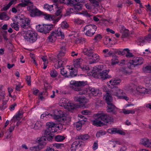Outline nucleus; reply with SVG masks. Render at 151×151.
I'll use <instances>...</instances> for the list:
<instances>
[{
  "label": "nucleus",
  "instance_id": "nucleus-1",
  "mask_svg": "<svg viewBox=\"0 0 151 151\" xmlns=\"http://www.w3.org/2000/svg\"><path fill=\"white\" fill-rule=\"evenodd\" d=\"M46 126L47 129L45 131L44 134L47 137V139L50 141L52 140L53 136L51 133L56 132V124L53 122H50L46 123Z\"/></svg>",
  "mask_w": 151,
  "mask_h": 151
},
{
  "label": "nucleus",
  "instance_id": "nucleus-2",
  "mask_svg": "<svg viewBox=\"0 0 151 151\" xmlns=\"http://www.w3.org/2000/svg\"><path fill=\"white\" fill-rule=\"evenodd\" d=\"M70 83L73 85V88L75 91H79L78 94L80 95L86 94L87 91L86 90H81V86H83L87 84V81H71Z\"/></svg>",
  "mask_w": 151,
  "mask_h": 151
},
{
  "label": "nucleus",
  "instance_id": "nucleus-3",
  "mask_svg": "<svg viewBox=\"0 0 151 151\" xmlns=\"http://www.w3.org/2000/svg\"><path fill=\"white\" fill-rule=\"evenodd\" d=\"M146 85L148 86L147 88L139 86L137 88V92L144 94H151V77L145 78L144 80Z\"/></svg>",
  "mask_w": 151,
  "mask_h": 151
},
{
  "label": "nucleus",
  "instance_id": "nucleus-4",
  "mask_svg": "<svg viewBox=\"0 0 151 151\" xmlns=\"http://www.w3.org/2000/svg\"><path fill=\"white\" fill-rule=\"evenodd\" d=\"M37 34L35 32L29 30L26 32L23 35L24 40L30 43L35 42L37 39Z\"/></svg>",
  "mask_w": 151,
  "mask_h": 151
},
{
  "label": "nucleus",
  "instance_id": "nucleus-5",
  "mask_svg": "<svg viewBox=\"0 0 151 151\" xmlns=\"http://www.w3.org/2000/svg\"><path fill=\"white\" fill-rule=\"evenodd\" d=\"M97 29L94 24L87 25L83 28V31L87 36L92 37L95 34Z\"/></svg>",
  "mask_w": 151,
  "mask_h": 151
},
{
  "label": "nucleus",
  "instance_id": "nucleus-6",
  "mask_svg": "<svg viewBox=\"0 0 151 151\" xmlns=\"http://www.w3.org/2000/svg\"><path fill=\"white\" fill-rule=\"evenodd\" d=\"M27 8L30 12V16L32 17L39 16L43 14V12L33 5H29L27 6Z\"/></svg>",
  "mask_w": 151,
  "mask_h": 151
},
{
  "label": "nucleus",
  "instance_id": "nucleus-7",
  "mask_svg": "<svg viewBox=\"0 0 151 151\" xmlns=\"http://www.w3.org/2000/svg\"><path fill=\"white\" fill-rule=\"evenodd\" d=\"M17 22H20V25L21 27L24 29L28 28L30 24V20L29 18H22L19 16H16Z\"/></svg>",
  "mask_w": 151,
  "mask_h": 151
},
{
  "label": "nucleus",
  "instance_id": "nucleus-8",
  "mask_svg": "<svg viewBox=\"0 0 151 151\" xmlns=\"http://www.w3.org/2000/svg\"><path fill=\"white\" fill-rule=\"evenodd\" d=\"M143 62V59L142 58L136 57L130 60L128 66L130 69H133L136 66L142 64Z\"/></svg>",
  "mask_w": 151,
  "mask_h": 151
},
{
  "label": "nucleus",
  "instance_id": "nucleus-9",
  "mask_svg": "<svg viewBox=\"0 0 151 151\" xmlns=\"http://www.w3.org/2000/svg\"><path fill=\"white\" fill-rule=\"evenodd\" d=\"M111 93L112 95L116 96L120 99L122 98V96L125 94L122 90L117 87H115L111 90Z\"/></svg>",
  "mask_w": 151,
  "mask_h": 151
},
{
  "label": "nucleus",
  "instance_id": "nucleus-10",
  "mask_svg": "<svg viewBox=\"0 0 151 151\" xmlns=\"http://www.w3.org/2000/svg\"><path fill=\"white\" fill-rule=\"evenodd\" d=\"M101 114H97L95 117V119L91 120L93 125L96 126H101L104 125L103 123L101 122L102 121Z\"/></svg>",
  "mask_w": 151,
  "mask_h": 151
},
{
  "label": "nucleus",
  "instance_id": "nucleus-11",
  "mask_svg": "<svg viewBox=\"0 0 151 151\" xmlns=\"http://www.w3.org/2000/svg\"><path fill=\"white\" fill-rule=\"evenodd\" d=\"M107 104V111L108 112L111 113L113 114H116L117 108L113 104V102Z\"/></svg>",
  "mask_w": 151,
  "mask_h": 151
},
{
  "label": "nucleus",
  "instance_id": "nucleus-12",
  "mask_svg": "<svg viewBox=\"0 0 151 151\" xmlns=\"http://www.w3.org/2000/svg\"><path fill=\"white\" fill-rule=\"evenodd\" d=\"M108 132L111 134H119L124 135L125 134V133L119 128H113L108 129Z\"/></svg>",
  "mask_w": 151,
  "mask_h": 151
},
{
  "label": "nucleus",
  "instance_id": "nucleus-13",
  "mask_svg": "<svg viewBox=\"0 0 151 151\" xmlns=\"http://www.w3.org/2000/svg\"><path fill=\"white\" fill-rule=\"evenodd\" d=\"M111 95H112L111 90L110 91H106V94L104 96V98L106 100L107 104L113 102V98Z\"/></svg>",
  "mask_w": 151,
  "mask_h": 151
},
{
  "label": "nucleus",
  "instance_id": "nucleus-14",
  "mask_svg": "<svg viewBox=\"0 0 151 151\" xmlns=\"http://www.w3.org/2000/svg\"><path fill=\"white\" fill-rule=\"evenodd\" d=\"M102 121L108 123L113 122V119L111 116L106 114H101V116Z\"/></svg>",
  "mask_w": 151,
  "mask_h": 151
},
{
  "label": "nucleus",
  "instance_id": "nucleus-15",
  "mask_svg": "<svg viewBox=\"0 0 151 151\" xmlns=\"http://www.w3.org/2000/svg\"><path fill=\"white\" fill-rule=\"evenodd\" d=\"M106 71V70H103L102 72L99 73L98 75L97 78H102L104 80L111 78V76L109 75Z\"/></svg>",
  "mask_w": 151,
  "mask_h": 151
},
{
  "label": "nucleus",
  "instance_id": "nucleus-16",
  "mask_svg": "<svg viewBox=\"0 0 151 151\" xmlns=\"http://www.w3.org/2000/svg\"><path fill=\"white\" fill-rule=\"evenodd\" d=\"M92 60L89 62L90 64H92L94 63L98 62L100 60V57L96 53L93 54L92 55Z\"/></svg>",
  "mask_w": 151,
  "mask_h": 151
},
{
  "label": "nucleus",
  "instance_id": "nucleus-17",
  "mask_svg": "<svg viewBox=\"0 0 151 151\" xmlns=\"http://www.w3.org/2000/svg\"><path fill=\"white\" fill-rule=\"evenodd\" d=\"M60 112L61 113V114H52V115L51 116H51L54 119L57 120L59 121L62 122V120H63L65 117H63V112H62L61 111H60Z\"/></svg>",
  "mask_w": 151,
  "mask_h": 151
},
{
  "label": "nucleus",
  "instance_id": "nucleus-18",
  "mask_svg": "<svg viewBox=\"0 0 151 151\" xmlns=\"http://www.w3.org/2000/svg\"><path fill=\"white\" fill-rule=\"evenodd\" d=\"M141 143L145 147H151V141L148 139H142L141 140Z\"/></svg>",
  "mask_w": 151,
  "mask_h": 151
},
{
  "label": "nucleus",
  "instance_id": "nucleus-19",
  "mask_svg": "<svg viewBox=\"0 0 151 151\" xmlns=\"http://www.w3.org/2000/svg\"><path fill=\"white\" fill-rule=\"evenodd\" d=\"M90 138V136L88 134H80L76 137V139L78 140H81L83 141L87 140Z\"/></svg>",
  "mask_w": 151,
  "mask_h": 151
},
{
  "label": "nucleus",
  "instance_id": "nucleus-20",
  "mask_svg": "<svg viewBox=\"0 0 151 151\" xmlns=\"http://www.w3.org/2000/svg\"><path fill=\"white\" fill-rule=\"evenodd\" d=\"M62 43L64 44V45L60 47V52L58 55V58H59L60 57H62L64 56L66 52L65 45L63 42Z\"/></svg>",
  "mask_w": 151,
  "mask_h": 151
},
{
  "label": "nucleus",
  "instance_id": "nucleus-21",
  "mask_svg": "<svg viewBox=\"0 0 151 151\" xmlns=\"http://www.w3.org/2000/svg\"><path fill=\"white\" fill-rule=\"evenodd\" d=\"M82 59L81 58L76 59L73 62V65L75 68H81V64L82 62Z\"/></svg>",
  "mask_w": 151,
  "mask_h": 151
},
{
  "label": "nucleus",
  "instance_id": "nucleus-22",
  "mask_svg": "<svg viewBox=\"0 0 151 151\" xmlns=\"http://www.w3.org/2000/svg\"><path fill=\"white\" fill-rule=\"evenodd\" d=\"M57 37L56 34L54 31H52L50 35L48 37L49 41L50 42H54L56 40Z\"/></svg>",
  "mask_w": 151,
  "mask_h": 151
},
{
  "label": "nucleus",
  "instance_id": "nucleus-23",
  "mask_svg": "<svg viewBox=\"0 0 151 151\" xmlns=\"http://www.w3.org/2000/svg\"><path fill=\"white\" fill-rule=\"evenodd\" d=\"M38 141L39 142L38 145L40 147H42V149L44 148L46 144V140L45 138V137H42L40 138Z\"/></svg>",
  "mask_w": 151,
  "mask_h": 151
},
{
  "label": "nucleus",
  "instance_id": "nucleus-24",
  "mask_svg": "<svg viewBox=\"0 0 151 151\" xmlns=\"http://www.w3.org/2000/svg\"><path fill=\"white\" fill-rule=\"evenodd\" d=\"M83 52L85 55L88 56H91L93 54V51L91 49L85 48L83 50Z\"/></svg>",
  "mask_w": 151,
  "mask_h": 151
},
{
  "label": "nucleus",
  "instance_id": "nucleus-25",
  "mask_svg": "<svg viewBox=\"0 0 151 151\" xmlns=\"http://www.w3.org/2000/svg\"><path fill=\"white\" fill-rule=\"evenodd\" d=\"M15 18L16 19H15L14 22L11 23L10 24V25L12 28H14L16 31H18L19 28V26L18 24L19 23L17 22V19L16 18Z\"/></svg>",
  "mask_w": 151,
  "mask_h": 151
},
{
  "label": "nucleus",
  "instance_id": "nucleus-26",
  "mask_svg": "<svg viewBox=\"0 0 151 151\" xmlns=\"http://www.w3.org/2000/svg\"><path fill=\"white\" fill-rule=\"evenodd\" d=\"M54 32L56 33L57 36H61L62 39L64 38V34L61 28H58L57 30L54 31Z\"/></svg>",
  "mask_w": 151,
  "mask_h": 151
},
{
  "label": "nucleus",
  "instance_id": "nucleus-27",
  "mask_svg": "<svg viewBox=\"0 0 151 151\" xmlns=\"http://www.w3.org/2000/svg\"><path fill=\"white\" fill-rule=\"evenodd\" d=\"M121 80L120 79H112L109 81V83L112 85H117L119 84Z\"/></svg>",
  "mask_w": 151,
  "mask_h": 151
},
{
  "label": "nucleus",
  "instance_id": "nucleus-28",
  "mask_svg": "<svg viewBox=\"0 0 151 151\" xmlns=\"http://www.w3.org/2000/svg\"><path fill=\"white\" fill-rule=\"evenodd\" d=\"M92 94L94 96H96L98 95H99V96H101L102 93L101 92H100L98 89H95L94 88H92L90 90Z\"/></svg>",
  "mask_w": 151,
  "mask_h": 151
},
{
  "label": "nucleus",
  "instance_id": "nucleus-29",
  "mask_svg": "<svg viewBox=\"0 0 151 151\" xmlns=\"http://www.w3.org/2000/svg\"><path fill=\"white\" fill-rule=\"evenodd\" d=\"M44 26L45 30V34L49 32L53 27V25L51 24H45Z\"/></svg>",
  "mask_w": 151,
  "mask_h": 151
},
{
  "label": "nucleus",
  "instance_id": "nucleus-30",
  "mask_svg": "<svg viewBox=\"0 0 151 151\" xmlns=\"http://www.w3.org/2000/svg\"><path fill=\"white\" fill-rule=\"evenodd\" d=\"M42 15L44 16V18L46 20H53L55 19V16L53 15L43 14Z\"/></svg>",
  "mask_w": 151,
  "mask_h": 151
},
{
  "label": "nucleus",
  "instance_id": "nucleus-31",
  "mask_svg": "<svg viewBox=\"0 0 151 151\" xmlns=\"http://www.w3.org/2000/svg\"><path fill=\"white\" fill-rule=\"evenodd\" d=\"M42 125L40 121H37L35 124L32 125V127L35 129H38L41 127Z\"/></svg>",
  "mask_w": 151,
  "mask_h": 151
},
{
  "label": "nucleus",
  "instance_id": "nucleus-32",
  "mask_svg": "<svg viewBox=\"0 0 151 151\" xmlns=\"http://www.w3.org/2000/svg\"><path fill=\"white\" fill-rule=\"evenodd\" d=\"M71 70L70 71V74L68 76V78H71L75 76L77 74V70H73V68H71L70 69Z\"/></svg>",
  "mask_w": 151,
  "mask_h": 151
},
{
  "label": "nucleus",
  "instance_id": "nucleus-33",
  "mask_svg": "<svg viewBox=\"0 0 151 151\" xmlns=\"http://www.w3.org/2000/svg\"><path fill=\"white\" fill-rule=\"evenodd\" d=\"M142 70L145 72L151 73V65L144 66Z\"/></svg>",
  "mask_w": 151,
  "mask_h": 151
},
{
  "label": "nucleus",
  "instance_id": "nucleus-34",
  "mask_svg": "<svg viewBox=\"0 0 151 151\" xmlns=\"http://www.w3.org/2000/svg\"><path fill=\"white\" fill-rule=\"evenodd\" d=\"M122 112L125 114H134L135 113V111L134 109L127 110L125 109H123Z\"/></svg>",
  "mask_w": 151,
  "mask_h": 151
},
{
  "label": "nucleus",
  "instance_id": "nucleus-35",
  "mask_svg": "<svg viewBox=\"0 0 151 151\" xmlns=\"http://www.w3.org/2000/svg\"><path fill=\"white\" fill-rule=\"evenodd\" d=\"M74 100L78 102L80 104L86 102V100L84 98L76 97L75 98Z\"/></svg>",
  "mask_w": 151,
  "mask_h": 151
},
{
  "label": "nucleus",
  "instance_id": "nucleus-36",
  "mask_svg": "<svg viewBox=\"0 0 151 151\" xmlns=\"http://www.w3.org/2000/svg\"><path fill=\"white\" fill-rule=\"evenodd\" d=\"M61 57H60L59 58H58V63H56L55 65V68H59L61 67L63 65V60H61L60 58Z\"/></svg>",
  "mask_w": 151,
  "mask_h": 151
},
{
  "label": "nucleus",
  "instance_id": "nucleus-37",
  "mask_svg": "<svg viewBox=\"0 0 151 151\" xmlns=\"http://www.w3.org/2000/svg\"><path fill=\"white\" fill-rule=\"evenodd\" d=\"M146 42L144 37H140L138 39L137 43L138 45H143V44Z\"/></svg>",
  "mask_w": 151,
  "mask_h": 151
},
{
  "label": "nucleus",
  "instance_id": "nucleus-38",
  "mask_svg": "<svg viewBox=\"0 0 151 151\" xmlns=\"http://www.w3.org/2000/svg\"><path fill=\"white\" fill-rule=\"evenodd\" d=\"M16 1V0H12L6 6L2 8L3 10L6 11L8 10L10 6Z\"/></svg>",
  "mask_w": 151,
  "mask_h": 151
},
{
  "label": "nucleus",
  "instance_id": "nucleus-39",
  "mask_svg": "<svg viewBox=\"0 0 151 151\" xmlns=\"http://www.w3.org/2000/svg\"><path fill=\"white\" fill-rule=\"evenodd\" d=\"M74 22L76 24L79 25H82L85 23L84 20H81L79 18L74 19Z\"/></svg>",
  "mask_w": 151,
  "mask_h": 151
},
{
  "label": "nucleus",
  "instance_id": "nucleus-40",
  "mask_svg": "<svg viewBox=\"0 0 151 151\" xmlns=\"http://www.w3.org/2000/svg\"><path fill=\"white\" fill-rule=\"evenodd\" d=\"M53 5H49L48 4H45L44 6V8L50 11H52L53 10Z\"/></svg>",
  "mask_w": 151,
  "mask_h": 151
},
{
  "label": "nucleus",
  "instance_id": "nucleus-41",
  "mask_svg": "<svg viewBox=\"0 0 151 151\" xmlns=\"http://www.w3.org/2000/svg\"><path fill=\"white\" fill-rule=\"evenodd\" d=\"M42 149V147H41L38 145L37 146L30 147L29 150L31 151H40Z\"/></svg>",
  "mask_w": 151,
  "mask_h": 151
},
{
  "label": "nucleus",
  "instance_id": "nucleus-42",
  "mask_svg": "<svg viewBox=\"0 0 151 151\" xmlns=\"http://www.w3.org/2000/svg\"><path fill=\"white\" fill-rule=\"evenodd\" d=\"M63 3L68 5L73 6L75 5L74 2L72 0H63Z\"/></svg>",
  "mask_w": 151,
  "mask_h": 151
},
{
  "label": "nucleus",
  "instance_id": "nucleus-43",
  "mask_svg": "<svg viewBox=\"0 0 151 151\" xmlns=\"http://www.w3.org/2000/svg\"><path fill=\"white\" fill-rule=\"evenodd\" d=\"M82 5L79 3H77L73 8L74 11H78L81 10Z\"/></svg>",
  "mask_w": 151,
  "mask_h": 151
},
{
  "label": "nucleus",
  "instance_id": "nucleus-44",
  "mask_svg": "<svg viewBox=\"0 0 151 151\" xmlns=\"http://www.w3.org/2000/svg\"><path fill=\"white\" fill-rule=\"evenodd\" d=\"M82 142V141H76L74 142L71 145V146L74 147H75L77 148L78 145L79 146H81V144Z\"/></svg>",
  "mask_w": 151,
  "mask_h": 151
},
{
  "label": "nucleus",
  "instance_id": "nucleus-45",
  "mask_svg": "<svg viewBox=\"0 0 151 151\" xmlns=\"http://www.w3.org/2000/svg\"><path fill=\"white\" fill-rule=\"evenodd\" d=\"M22 116L23 114L19 111L16 115L14 116V118H16V119L17 120H20L22 118Z\"/></svg>",
  "mask_w": 151,
  "mask_h": 151
},
{
  "label": "nucleus",
  "instance_id": "nucleus-46",
  "mask_svg": "<svg viewBox=\"0 0 151 151\" xmlns=\"http://www.w3.org/2000/svg\"><path fill=\"white\" fill-rule=\"evenodd\" d=\"M118 57L116 56H114L113 57V58L111 60V64L113 65H115L117 63H118L119 61L117 60Z\"/></svg>",
  "mask_w": 151,
  "mask_h": 151
},
{
  "label": "nucleus",
  "instance_id": "nucleus-47",
  "mask_svg": "<svg viewBox=\"0 0 151 151\" xmlns=\"http://www.w3.org/2000/svg\"><path fill=\"white\" fill-rule=\"evenodd\" d=\"M76 105L73 103H69L67 104L66 108L69 109H73L76 107Z\"/></svg>",
  "mask_w": 151,
  "mask_h": 151
},
{
  "label": "nucleus",
  "instance_id": "nucleus-48",
  "mask_svg": "<svg viewBox=\"0 0 151 151\" xmlns=\"http://www.w3.org/2000/svg\"><path fill=\"white\" fill-rule=\"evenodd\" d=\"M8 17L5 12L0 13V19L1 20H7Z\"/></svg>",
  "mask_w": 151,
  "mask_h": 151
},
{
  "label": "nucleus",
  "instance_id": "nucleus-49",
  "mask_svg": "<svg viewBox=\"0 0 151 151\" xmlns=\"http://www.w3.org/2000/svg\"><path fill=\"white\" fill-rule=\"evenodd\" d=\"M55 138L56 141L59 142L63 141L65 138L63 136L58 135L56 136Z\"/></svg>",
  "mask_w": 151,
  "mask_h": 151
},
{
  "label": "nucleus",
  "instance_id": "nucleus-50",
  "mask_svg": "<svg viewBox=\"0 0 151 151\" xmlns=\"http://www.w3.org/2000/svg\"><path fill=\"white\" fill-rule=\"evenodd\" d=\"M106 134V133L105 131L100 130L96 134V136L97 137H99L101 136L105 135Z\"/></svg>",
  "mask_w": 151,
  "mask_h": 151
},
{
  "label": "nucleus",
  "instance_id": "nucleus-51",
  "mask_svg": "<svg viewBox=\"0 0 151 151\" xmlns=\"http://www.w3.org/2000/svg\"><path fill=\"white\" fill-rule=\"evenodd\" d=\"M50 74L51 77L55 78L57 76L58 73L56 70L53 69L50 71Z\"/></svg>",
  "mask_w": 151,
  "mask_h": 151
},
{
  "label": "nucleus",
  "instance_id": "nucleus-52",
  "mask_svg": "<svg viewBox=\"0 0 151 151\" xmlns=\"http://www.w3.org/2000/svg\"><path fill=\"white\" fill-rule=\"evenodd\" d=\"M65 117V118L63 120H62V122H65V121H66V122H69L71 120V117L70 116H65V115L63 114V117Z\"/></svg>",
  "mask_w": 151,
  "mask_h": 151
},
{
  "label": "nucleus",
  "instance_id": "nucleus-53",
  "mask_svg": "<svg viewBox=\"0 0 151 151\" xmlns=\"http://www.w3.org/2000/svg\"><path fill=\"white\" fill-rule=\"evenodd\" d=\"M60 69V73L61 74L65 77H68V75H67V71L64 68L61 69Z\"/></svg>",
  "mask_w": 151,
  "mask_h": 151
},
{
  "label": "nucleus",
  "instance_id": "nucleus-54",
  "mask_svg": "<svg viewBox=\"0 0 151 151\" xmlns=\"http://www.w3.org/2000/svg\"><path fill=\"white\" fill-rule=\"evenodd\" d=\"M90 2L95 7H97L99 6V4L98 1L96 0H89Z\"/></svg>",
  "mask_w": 151,
  "mask_h": 151
},
{
  "label": "nucleus",
  "instance_id": "nucleus-55",
  "mask_svg": "<svg viewBox=\"0 0 151 151\" xmlns=\"http://www.w3.org/2000/svg\"><path fill=\"white\" fill-rule=\"evenodd\" d=\"M7 101H3L2 104L0 105V108H1V109L4 110L7 107Z\"/></svg>",
  "mask_w": 151,
  "mask_h": 151
},
{
  "label": "nucleus",
  "instance_id": "nucleus-56",
  "mask_svg": "<svg viewBox=\"0 0 151 151\" xmlns=\"http://www.w3.org/2000/svg\"><path fill=\"white\" fill-rule=\"evenodd\" d=\"M22 2L25 3L26 6L28 5V6H29V5H33V3L29 0H22Z\"/></svg>",
  "mask_w": 151,
  "mask_h": 151
},
{
  "label": "nucleus",
  "instance_id": "nucleus-57",
  "mask_svg": "<svg viewBox=\"0 0 151 151\" xmlns=\"http://www.w3.org/2000/svg\"><path fill=\"white\" fill-rule=\"evenodd\" d=\"M44 25L43 26H40L39 29H38V30L39 32H44L45 33V28Z\"/></svg>",
  "mask_w": 151,
  "mask_h": 151
},
{
  "label": "nucleus",
  "instance_id": "nucleus-58",
  "mask_svg": "<svg viewBox=\"0 0 151 151\" xmlns=\"http://www.w3.org/2000/svg\"><path fill=\"white\" fill-rule=\"evenodd\" d=\"M146 42H150L151 40V34H148L144 37Z\"/></svg>",
  "mask_w": 151,
  "mask_h": 151
},
{
  "label": "nucleus",
  "instance_id": "nucleus-59",
  "mask_svg": "<svg viewBox=\"0 0 151 151\" xmlns=\"http://www.w3.org/2000/svg\"><path fill=\"white\" fill-rule=\"evenodd\" d=\"M61 26L62 28H67L68 27L69 25L68 23L65 21L63 22L61 24Z\"/></svg>",
  "mask_w": 151,
  "mask_h": 151
},
{
  "label": "nucleus",
  "instance_id": "nucleus-60",
  "mask_svg": "<svg viewBox=\"0 0 151 151\" xmlns=\"http://www.w3.org/2000/svg\"><path fill=\"white\" fill-rule=\"evenodd\" d=\"M52 115V114H48L47 112H46L41 115V118L44 119V118L45 117L47 118L48 117L50 116H51Z\"/></svg>",
  "mask_w": 151,
  "mask_h": 151
},
{
  "label": "nucleus",
  "instance_id": "nucleus-61",
  "mask_svg": "<svg viewBox=\"0 0 151 151\" xmlns=\"http://www.w3.org/2000/svg\"><path fill=\"white\" fill-rule=\"evenodd\" d=\"M4 91H2L1 88H0V100L4 98Z\"/></svg>",
  "mask_w": 151,
  "mask_h": 151
},
{
  "label": "nucleus",
  "instance_id": "nucleus-62",
  "mask_svg": "<svg viewBox=\"0 0 151 151\" xmlns=\"http://www.w3.org/2000/svg\"><path fill=\"white\" fill-rule=\"evenodd\" d=\"M31 76H26V79L27 83L29 85H31Z\"/></svg>",
  "mask_w": 151,
  "mask_h": 151
},
{
  "label": "nucleus",
  "instance_id": "nucleus-63",
  "mask_svg": "<svg viewBox=\"0 0 151 151\" xmlns=\"http://www.w3.org/2000/svg\"><path fill=\"white\" fill-rule=\"evenodd\" d=\"M74 11H75L73 8H70L67 11L66 13V15H70L71 14L73 13Z\"/></svg>",
  "mask_w": 151,
  "mask_h": 151
},
{
  "label": "nucleus",
  "instance_id": "nucleus-64",
  "mask_svg": "<svg viewBox=\"0 0 151 151\" xmlns=\"http://www.w3.org/2000/svg\"><path fill=\"white\" fill-rule=\"evenodd\" d=\"M17 106L16 103H14L13 104L11 105L9 107V109L11 111H12L14 110L15 107Z\"/></svg>",
  "mask_w": 151,
  "mask_h": 151
}]
</instances>
